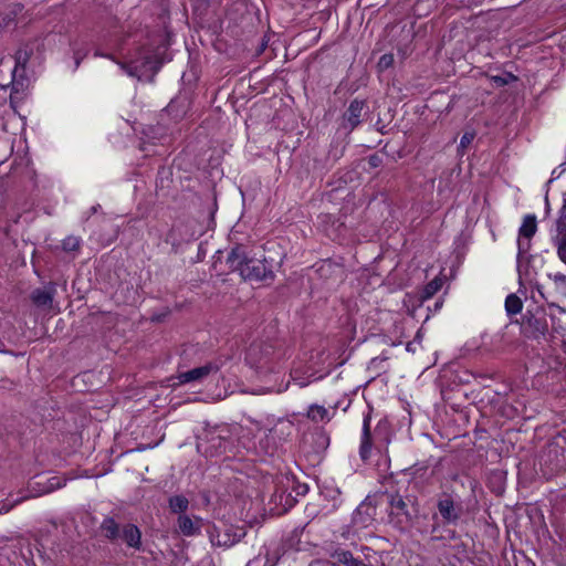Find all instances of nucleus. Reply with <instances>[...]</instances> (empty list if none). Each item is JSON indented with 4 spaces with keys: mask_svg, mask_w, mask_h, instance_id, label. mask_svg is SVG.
Instances as JSON below:
<instances>
[{
    "mask_svg": "<svg viewBox=\"0 0 566 566\" xmlns=\"http://www.w3.org/2000/svg\"><path fill=\"white\" fill-rule=\"evenodd\" d=\"M177 522L180 533L185 536H193L200 532V518L193 521L190 516L180 514Z\"/></svg>",
    "mask_w": 566,
    "mask_h": 566,
    "instance_id": "12",
    "label": "nucleus"
},
{
    "mask_svg": "<svg viewBox=\"0 0 566 566\" xmlns=\"http://www.w3.org/2000/svg\"><path fill=\"white\" fill-rule=\"evenodd\" d=\"M523 303L516 294H510L505 300V310L509 315H515L522 311Z\"/></svg>",
    "mask_w": 566,
    "mask_h": 566,
    "instance_id": "18",
    "label": "nucleus"
},
{
    "mask_svg": "<svg viewBox=\"0 0 566 566\" xmlns=\"http://www.w3.org/2000/svg\"><path fill=\"white\" fill-rule=\"evenodd\" d=\"M563 346H564V350L566 353V342H564Z\"/></svg>",
    "mask_w": 566,
    "mask_h": 566,
    "instance_id": "33",
    "label": "nucleus"
},
{
    "mask_svg": "<svg viewBox=\"0 0 566 566\" xmlns=\"http://www.w3.org/2000/svg\"><path fill=\"white\" fill-rule=\"evenodd\" d=\"M537 223L534 214H527L520 228L518 250L525 253L530 249V240L536 233Z\"/></svg>",
    "mask_w": 566,
    "mask_h": 566,
    "instance_id": "8",
    "label": "nucleus"
},
{
    "mask_svg": "<svg viewBox=\"0 0 566 566\" xmlns=\"http://www.w3.org/2000/svg\"><path fill=\"white\" fill-rule=\"evenodd\" d=\"M331 268H332V265H331L329 263H327V264H323V265L319 268V271H321V272H326V271H328Z\"/></svg>",
    "mask_w": 566,
    "mask_h": 566,
    "instance_id": "28",
    "label": "nucleus"
},
{
    "mask_svg": "<svg viewBox=\"0 0 566 566\" xmlns=\"http://www.w3.org/2000/svg\"><path fill=\"white\" fill-rule=\"evenodd\" d=\"M20 501H15L12 504H0V514H7L9 513L14 505H17Z\"/></svg>",
    "mask_w": 566,
    "mask_h": 566,
    "instance_id": "25",
    "label": "nucleus"
},
{
    "mask_svg": "<svg viewBox=\"0 0 566 566\" xmlns=\"http://www.w3.org/2000/svg\"><path fill=\"white\" fill-rule=\"evenodd\" d=\"M475 134L473 132H465L461 137L459 148L465 149L474 139Z\"/></svg>",
    "mask_w": 566,
    "mask_h": 566,
    "instance_id": "23",
    "label": "nucleus"
},
{
    "mask_svg": "<svg viewBox=\"0 0 566 566\" xmlns=\"http://www.w3.org/2000/svg\"><path fill=\"white\" fill-rule=\"evenodd\" d=\"M394 64V55L392 54H384L378 61V67L380 70H386Z\"/></svg>",
    "mask_w": 566,
    "mask_h": 566,
    "instance_id": "22",
    "label": "nucleus"
},
{
    "mask_svg": "<svg viewBox=\"0 0 566 566\" xmlns=\"http://www.w3.org/2000/svg\"><path fill=\"white\" fill-rule=\"evenodd\" d=\"M334 558L337 563L343 564L345 566H370L364 563L363 560L355 558L353 554L348 551H339L334 554Z\"/></svg>",
    "mask_w": 566,
    "mask_h": 566,
    "instance_id": "15",
    "label": "nucleus"
},
{
    "mask_svg": "<svg viewBox=\"0 0 566 566\" xmlns=\"http://www.w3.org/2000/svg\"><path fill=\"white\" fill-rule=\"evenodd\" d=\"M119 538L125 542L128 547L134 549H140L142 547V533L139 528L134 524L124 525L122 527Z\"/></svg>",
    "mask_w": 566,
    "mask_h": 566,
    "instance_id": "9",
    "label": "nucleus"
},
{
    "mask_svg": "<svg viewBox=\"0 0 566 566\" xmlns=\"http://www.w3.org/2000/svg\"><path fill=\"white\" fill-rule=\"evenodd\" d=\"M9 85H0L1 90H6Z\"/></svg>",
    "mask_w": 566,
    "mask_h": 566,
    "instance_id": "32",
    "label": "nucleus"
},
{
    "mask_svg": "<svg viewBox=\"0 0 566 566\" xmlns=\"http://www.w3.org/2000/svg\"><path fill=\"white\" fill-rule=\"evenodd\" d=\"M189 501L184 495H175L169 499V509L174 513H185L188 510Z\"/></svg>",
    "mask_w": 566,
    "mask_h": 566,
    "instance_id": "16",
    "label": "nucleus"
},
{
    "mask_svg": "<svg viewBox=\"0 0 566 566\" xmlns=\"http://www.w3.org/2000/svg\"><path fill=\"white\" fill-rule=\"evenodd\" d=\"M390 514L401 517L400 522H409L411 515L407 510V503L399 494L389 495Z\"/></svg>",
    "mask_w": 566,
    "mask_h": 566,
    "instance_id": "10",
    "label": "nucleus"
},
{
    "mask_svg": "<svg viewBox=\"0 0 566 566\" xmlns=\"http://www.w3.org/2000/svg\"><path fill=\"white\" fill-rule=\"evenodd\" d=\"M244 536V532L240 528L233 530L231 526L214 528L211 533V542L218 546L230 547L238 543Z\"/></svg>",
    "mask_w": 566,
    "mask_h": 566,
    "instance_id": "6",
    "label": "nucleus"
},
{
    "mask_svg": "<svg viewBox=\"0 0 566 566\" xmlns=\"http://www.w3.org/2000/svg\"><path fill=\"white\" fill-rule=\"evenodd\" d=\"M297 385H298L300 387H304V386H306V382H304V381H300V382H297Z\"/></svg>",
    "mask_w": 566,
    "mask_h": 566,
    "instance_id": "30",
    "label": "nucleus"
},
{
    "mask_svg": "<svg viewBox=\"0 0 566 566\" xmlns=\"http://www.w3.org/2000/svg\"><path fill=\"white\" fill-rule=\"evenodd\" d=\"M437 509L441 515L443 523L457 524L462 516L463 507L460 502H455L450 494H442L438 502Z\"/></svg>",
    "mask_w": 566,
    "mask_h": 566,
    "instance_id": "3",
    "label": "nucleus"
},
{
    "mask_svg": "<svg viewBox=\"0 0 566 566\" xmlns=\"http://www.w3.org/2000/svg\"><path fill=\"white\" fill-rule=\"evenodd\" d=\"M336 412L335 408H325L319 405H312L307 410V420L312 422H328Z\"/></svg>",
    "mask_w": 566,
    "mask_h": 566,
    "instance_id": "11",
    "label": "nucleus"
},
{
    "mask_svg": "<svg viewBox=\"0 0 566 566\" xmlns=\"http://www.w3.org/2000/svg\"><path fill=\"white\" fill-rule=\"evenodd\" d=\"M554 280H555L556 282H557V281H560V282H563V283H566V276H565V275H563V274H559V273H557V274H555V275H554Z\"/></svg>",
    "mask_w": 566,
    "mask_h": 566,
    "instance_id": "27",
    "label": "nucleus"
},
{
    "mask_svg": "<svg viewBox=\"0 0 566 566\" xmlns=\"http://www.w3.org/2000/svg\"><path fill=\"white\" fill-rule=\"evenodd\" d=\"M14 59H15V67L13 70V75L15 74V72H17L19 66H24V64L27 63V61H28V53L25 51L19 50L15 53Z\"/></svg>",
    "mask_w": 566,
    "mask_h": 566,
    "instance_id": "21",
    "label": "nucleus"
},
{
    "mask_svg": "<svg viewBox=\"0 0 566 566\" xmlns=\"http://www.w3.org/2000/svg\"><path fill=\"white\" fill-rule=\"evenodd\" d=\"M95 55L105 56L114 61L128 76L136 77L142 80V76L146 73V69L149 66V70L153 73H156L159 69L158 62L153 61L151 56H143L140 60L137 57H128L125 61H119L113 55L103 54L96 52Z\"/></svg>",
    "mask_w": 566,
    "mask_h": 566,
    "instance_id": "2",
    "label": "nucleus"
},
{
    "mask_svg": "<svg viewBox=\"0 0 566 566\" xmlns=\"http://www.w3.org/2000/svg\"><path fill=\"white\" fill-rule=\"evenodd\" d=\"M365 107V102L354 99L344 113L343 126L349 130L357 127L361 122V117L366 114Z\"/></svg>",
    "mask_w": 566,
    "mask_h": 566,
    "instance_id": "7",
    "label": "nucleus"
},
{
    "mask_svg": "<svg viewBox=\"0 0 566 566\" xmlns=\"http://www.w3.org/2000/svg\"><path fill=\"white\" fill-rule=\"evenodd\" d=\"M227 263L232 271L239 272L244 280L260 282L274 277V273L266 264L265 259L250 255L242 245H237L229 252Z\"/></svg>",
    "mask_w": 566,
    "mask_h": 566,
    "instance_id": "1",
    "label": "nucleus"
},
{
    "mask_svg": "<svg viewBox=\"0 0 566 566\" xmlns=\"http://www.w3.org/2000/svg\"><path fill=\"white\" fill-rule=\"evenodd\" d=\"M81 247V239L75 235H69L62 241V248L66 252L77 251Z\"/></svg>",
    "mask_w": 566,
    "mask_h": 566,
    "instance_id": "20",
    "label": "nucleus"
},
{
    "mask_svg": "<svg viewBox=\"0 0 566 566\" xmlns=\"http://www.w3.org/2000/svg\"><path fill=\"white\" fill-rule=\"evenodd\" d=\"M54 287L36 289L31 293L32 302L39 307H51L53 302Z\"/></svg>",
    "mask_w": 566,
    "mask_h": 566,
    "instance_id": "13",
    "label": "nucleus"
},
{
    "mask_svg": "<svg viewBox=\"0 0 566 566\" xmlns=\"http://www.w3.org/2000/svg\"><path fill=\"white\" fill-rule=\"evenodd\" d=\"M370 438H371L370 427H364L363 436H361V443H360V449H359V454L363 460H367L370 455V450H371Z\"/></svg>",
    "mask_w": 566,
    "mask_h": 566,
    "instance_id": "17",
    "label": "nucleus"
},
{
    "mask_svg": "<svg viewBox=\"0 0 566 566\" xmlns=\"http://www.w3.org/2000/svg\"><path fill=\"white\" fill-rule=\"evenodd\" d=\"M102 532L105 537L111 541H117L120 537L122 528L111 517L105 518L101 525Z\"/></svg>",
    "mask_w": 566,
    "mask_h": 566,
    "instance_id": "14",
    "label": "nucleus"
},
{
    "mask_svg": "<svg viewBox=\"0 0 566 566\" xmlns=\"http://www.w3.org/2000/svg\"><path fill=\"white\" fill-rule=\"evenodd\" d=\"M368 163L371 167H378L380 164V158L376 155L370 156Z\"/></svg>",
    "mask_w": 566,
    "mask_h": 566,
    "instance_id": "26",
    "label": "nucleus"
},
{
    "mask_svg": "<svg viewBox=\"0 0 566 566\" xmlns=\"http://www.w3.org/2000/svg\"><path fill=\"white\" fill-rule=\"evenodd\" d=\"M495 82L500 83L501 85L505 84L506 82L501 77H495Z\"/></svg>",
    "mask_w": 566,
    "mask_h": 566,
    "instance_id": "29",
    "label": "nucleus"
},
{
    "mask_svg": "<svg viewBox=\"0 0 566 566\" xmlns=\"http://www.w3.org/2000/svg\"><path fill=\"white\" fill-rule=\"evenodd\" d=\"M219 369L220 365H218L217 363H208L203 366L193 368L191 370L180 373L176 377L178 381L174 382L172 386L184 385L192 381H200L207 378L210 374L219 371Z\"/></svg>",
    "mask_w": 566,
    "mask_h": 566,
    "instance_id": "4",
    "label": "nucleus"
},
{
    "mask_svg": "<svg viewBox=\"0 0 566 566\" xmlns=\"http://www.w3.org/2000/svg\"><path fill=\"white\" fill-rule=\"evenodd\" d=\"M273 354L271 345L253 343L247 350L245 360L253 367H263L268 358Z\"/></svg>",
    "mask_w": 566,
    "mask_h": 566,
    "instance_id": "5",
    "label": "nucleus"
},
{
    "mask_svg": "<svg viewBox=\"0 0 566 566\" xmlns=\"http://www.w3.org/2000/svg\"><path fill=\"white\" fill-rule=\"evenodd\" d=\"M557 253H558V256L559 259L566 263V240H563L559 245H558V250H557Z\"/></svg>",
    "mask_w": 566,
    "mask_h": 566,
    "instance_id": "24",
    "label": "nucleus"
},
{
    "mask_svg": "<svg viewBox=\"0 0 566 566\" xmlns=\"http://www.w3.org/2000/svg\"><path fill=\"white\" fill-rule=\"evenodd\" d=\"M11 85H12V88L17 91L14 81H12Z\"/></svg>",
    "mask_w": 566,
    "mask_h": 566,
    "instance_id": "31",
    "label": "nucleus"
},
{
    "mask_svg": "<svg viewBox=\"0 0 566 566\" xmlns=\"http://www.w3.org/2000/svg\"><path fill=\"white\" fill-rule=\"evenodd\" d=\"M443 281L440 277H434L432 281H430L423 289L422 297L423 298H430L432 297L441 287H442Z\"/></svg>",
    "mask_w": 566,
    "mask_h": 566,
    "instance_id": "19",
    "label": "nucleus"
}]
</instances>
